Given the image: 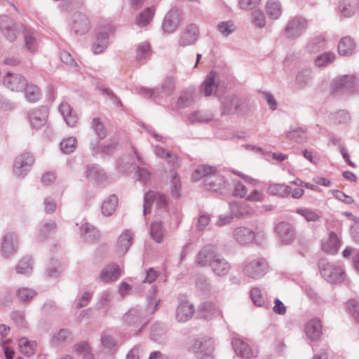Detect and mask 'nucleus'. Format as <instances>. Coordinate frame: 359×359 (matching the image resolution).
Instances as JSON below:
<instances>
[{
    "label": "nucleus",
    "instance_id": "f257e3e1",
    "mask_svg": "<svg viewBox=\"0 0 359 359\" xmlns=\"http://www.w3.org/2000/svg\"><path fill=\"white\" fill-rule=\"evenodd\" d=\"M194 180L198 181L203 177L205 179V185L207 189L219 191L226 186V180L221 175L217 172L215 167L201 165L193 172Z\"/></svg>",
    "mask_w": 359,
    "mask_h": 359
},
{
    "label": "nucleus",
    "instance_id": "f03ea898",
    "mask_svg": "<svg viewBox=\"0 0 359 359\" xmlns=\"http://www.w3.org/2000/svg\"><path fill=\"white\" fill-rule=\"evenodd\" d=\"M154 204L157 214L163 215L167 210V199L165 195L156 193L151 191L144 194V215H147L151 212V206Z\"/></svg>",
    "mask_w": 359,
    "mask_h": 359
},
{
    "label": "nucleus",
    "instance_id": "7ed1b4c3",
    "mask_svg": "<svg viewBox=\"0 0 359 359\" xmlns=\"http://www.w3.org/2000/svg\"><path fill=\"white\" fill-rule=\"evenodd\" d=\"M319 269L322 276L328 282L337 283L344 280V270L341 266H337L327 262L326 259L320 260Z\"/></svg>",
    "mask_w": 359,
    "mask_h": 359
},
{
    "label": "nucleus",
    "instance_id": "20e7f679",
    "mask_svg": "<svg viewBox=\"0 0 359 359\" xmlns=\"http://www.w3.org/2000/svg\"><path fill=\"white\" fill-rule=\"evenodd\" d=\"M200 35L199 26L194 22L186 25L182 29L177 40L179 46L187 47L194 45Z\"/></svg>",
    "mask_w": 359,
    "mask_h": 359
},
{
    "label": "nucleus",
    "instance_id": "39448f33",
    "mask_svg": "<svg viewBox=\"0 0 359 359\" xmlns=\"http://www.w3.org/2000/svg\"><path fill=\"white\" fill-rule=\"evenodd\" d=\"M267 263L263 258H255L249 260L243 267L244 275L252 279H259L267 271Z\"/></svg>",
    "mask_w": 359,
    "mask_h": 359
},
{
    "label": "nucleus",
    "instance_id": "423d86ee",
    "mask_svg": "<svg viewBox=\"0 0 359 359\" xmlns=\"http://www.w3.org/2000/svg\"><path fill=\"white\" fill-rule=\"evenodd\" d=\"M359 88V81L353 75H344L335 78L330 86L332 93H336L344 89L350 92H356Z\"/></svg>",
    "mask_w": 359,
    "mask_h": 359
},
{
    "label": "nucleus",
    "instance_id": "0eeeda50",
    "mask_svg": "<svg viewBox=\"0 0 359 359\" xmlns=\"http://www.w3.org/2000/svg\"><path fill=\"white\" fill-rule=\"evenodd\" d=\"M307 28V21L302 17H294L290 19L284 29V34L289 39L299 37Z\"/></svg>",
    "mask_w": 359,
    "mask_h": 359
},
{
    "label": "nucleus",
    "instance_id": "6e6552de",
    "mask_svg": "<svg viewBox=\"0 0 359 359\" xmlns=\"http://www.w3.org/2000/svg\"><path fill=\"white\" fill-rule=\"evenodd\" d=\"M34 158L29 153H23L15 158L13 164V173L18 177H24L30 170Z\"/></svg>",
    "mask_w": 359,
    "mask_h": 359
},
{
    "label": "nucleus",
    "instance_id": "1a4fd4ad",
    "mask_svg": "<svg viewBox=\"0 0 359 359\" xmlns=\"http://www.w3.org/2000/svg\"><path fill=\"white\" fill-rule=\"evenodd\" d=\"M181 19V10L177 8L170 9L165 15L162 23V29L163 32L168 34L175 32L180 25Z\"/></svg>",
    "mask_w": 359,
    "mask_h": 359
},
{
    "label": "nucleus",
    "instance_id": "9d476101",
    "mask_svg": "<svg viewBox=\"0 0 359 359\" xmlns=\"http://www.w3.org/2000/svg\"><path fill=\"white\" fill-rule=\"evenodd\" d=\"M27 116L32 127L39 129L46 123L48 111L44 107L32 109L28 111Z\"/></svg>",
    "mask_w": 359,
    "mask_h": 359
},
{
    "label": "nucleus",
    "instance_id": "9b49d317",
    "mask_svg": "<svg viewBox=\"0 0 359 359\" xmlns=\"http://www.w3.org/2000/svg\"><path fill=\"white\" fill-rule=\"evenodd\" d=\"M195 309L194 305L188 300L179 301L175 311V320L178 323H186L194 316Z\"/></svg>",
    "mask_w": 359,
    "mask_h": 359
},
{
    "label": "nucleus",
    "instance_id": "f8f14e48",
    "mask_svg": "<svg viewBox=\"0 0 359 359\" xmlns=\"http://www.w3.org/2000/svg\"><path fill=\"white\" fill-rule=\"evenodd\" d=\"M232 346L235 353L240 357L246 359L257 357L258 351L256 348H252L249 344L241 338H233Z\"/></svg>",
    "mask_w": 359,
    "mask_h": 359
},
{
    "label": "nucleus",
    "instance_id": "ddd939ff",
    "mask_svg": "<svg viewBox=\"0 0 359 359\" xmlns=\"http://www.w3.org/2000/svg\"><path fill=\"white\" fill-rule=\"evenodd\" d=\"M195 353L199 359H212L215 343L212 339H204L194 345Z\"/></svg>",
    "mask_w": 359,
    "mask_h": 359
},
{
    "label": "nucleus",
    "instance_id": "4468645a",
    "mask_svg": "<svg viewBox=\"0 0 359 359\" xmlns=\"http://www.w3.org/2000/svg\"><path fill=\"white\" fill-rule=\"evenodd\" d=\"M71 27L76 34L83 35L89 31L90 22L85 14L78 13L72 18Z\"/></svg>",
    "mask_w": 359,
    "mask_h": 359
},
{
    "label": "nucleus",
    "instance_id": "2eb2a0df",
    "mask_svg": "<svg viewBox=\"0 0 359 359\" xmlns=\"http://www.w3.org/2000/svg\"><path fill=\"white\" fill-rule=\"evenodd\" d=\"M4 86L11 91H22L27 86V80L18 74L8 73L4 79Z\"/></svg>",
    "mask_w": 359,
    "mask_h": 359
},
{
    "label": "nucleus",
    "instance_id": "dca6fc26",
    "mask_svg": "<svg viewBox=\"0 0 359 359\" xmlns=\"http://www.w3.org/2000/svg\"><path fill=\"white\" fill-rule=\"evenodd\" d=\"M220 255L218 254L215 247L205 246L198 254L196 262L201 266H209L214 259H217Z\"/></svg>",
    "mask_w": 359,
    "mask_h": 359
},
{
    "label": "nucleus",
    "instance_id": "f3484780",
    "mask_svg": "<svg viewBox=\"0 0 359 359\" xmlns=\"http://www.w3.org/2000/svg\"><path fill=\"white\" fill-rule=\"evenodd\" d=\"M121 269L118 264H111L106 266L100 272L98 280L109 283L116 281L121 276Z\"/></svg>",
    "mask_w": 359,
    "mask_h": 359
},
{
    "label": "nucleus",
    "instance_id": "a211bd4d",
    "mask_svg": "<svg viewBox=\"0 0 359 359\" xmlns=\"http://www.w3.org/2000/svg\"><path fill=\"white\" fill-rule=\"evenodd\" d=\"M304 332L306 337L311 341H318L323 333L320 320L317 318H314L308 321L305 324Z\"/></svg>",
    "mask_w": 359,
    "mask_h": 359
},
{
    "label": "nucleus",
    "instance_id": "6ab92c4d",
    "mask_svg": "<svg viewBox=\"0 0 359 359\" xmlns=\"http://www.w3.org/2000/svg\"><path fill=\"white\" fill-rule=\"evenodd\" d=\"M233 237L238 244L245 245L254 241L255 233L248 227L239 226L234 229Z\"/></svg>",
    "mask_w": 359,
    "mask_h": 359
},
{
    "label": "nucleus",
    "instance_id": "aec40b11",
    "mask_svg": "<svg viewBox=\"0 0 359 359\" xmlns=\"http://www.w3.org/2000/svg\"><path fill=\"white\" fill-rule=\"evenodd\" d=\"M275 230L281 241L286 243H291L295 238L294 229L288 222H279L276 225Z\"/></svg>",
    "mask_w": 359,
    "mask_h": 359
},
{
    "label": "nucleus",
    "instance_id": "412c9836",
    "mask_svg": "<svg viewBox=\"0 0 359 359\" xmlns=\"http://www.w3.org/2000/svg\"><path fill=\"white\" fill-rule=\"evenodd\" d=\"M17 249V238L13 233L4 236L1 242V252L4 257L13 255Z\"/></svg>",
    "mask_w": 359,
    "mask_h": 359
},
{
    "label": "nucleus",
    "instance_id": "4be33fe9",
    "mask_svg": "<svg viewBox=\"0 0 359 359\" xmlns=\"http://www.w3.org/2000/svg\"><path fill=\"white\" fill-rule=\"evenodd\" d=\"M133 233L129 230H126L121 234L116 246V253L118 257L126 255L133 243Z\"/></svg>",
    "mask_w": 359,
    "mask_h": 359
},
{
    "label": "nucleus",
    "instance_id": "5701e85b",
    "mask_svg": "<svg viewBox=\"0 0 359 359\" xmlns=\"http://www.w3.org/2000/svg\"><path fill=\"white\" fill-rule=\"evenodd\" d=\"M0 29L9 41H13L17 38V29L8 16L0 17Z\"/></svg>",
    "mask_w": 359,
    "mask_h": 359
},
{
    "label": "nucleus",
    "instance_id": "b1692460",
    "mask_svg": "<svg viewBox=\"0 0 359 359\" xmlns=\"http://www.w3.org/2000/svg\"><path fill=\"white\" fill-rule=\"evenodd\" d=\"M341 246V241L334 232H330L327 239L322 242V250L331 255L336 254Z\"/></svg>",
    "mask_w": 359,
    "mask_h": 359
},
{
    "label": "nucleus",
    "instance_id": "393cba45",
    "mask_svg": "<svg viewBox=\"0 0 359 359\" xmlns=\"http://www.w3.org/2000/svg\"><path fill=\"white\" fill-rule=\"evenodd\" d=\"M218 75L215 71H211L205 77L200 86V91L205 96H210L217 86Z\"/></svg>",
    "mask_w": 359,
    "mask_h": 359
},
{
    "label": "nucleus",
    "instance_id": "a878e982",
    "mask_svg": "<svg viewBox=\"0 0 359 359\" xmlns=\"http://www.w3.org/2000/svg\"><path fill=\"white\" fill-rule=\"evenodd\" d=\"M59 111L69 126H75L78 121V117L67 102H62L59 106Z\"/></svg>",
    "mask_w": 359,
    "mask_h": 359
},
{
    "label": "nucleus",
    "instance_id": "bb28decb",
    "mask_svg": "<svg viewBox=\"0 0 359 359\" xmlns=\"http://www.w3.org/2000/svg\"><path fill=\"white\" fill-rule=\"evenodd\" d=\"M210 267L212 271L219 276L226 275L231 268L228 262L224 259L221 255L217 259H214V261L211 262Z\"/></svg>",
    "mask_w": 359,
    "mask_h": 359
},
{
    "label": "nucleus",
    "instance_id": "cd10ccee",
    "mask_svg": "<svg viewBox=\"0 0 359 359\" xmlns=\"http://www.w3.org/2000/svg\"><path fill=\"white\" fill-rule=\"evenodd\" d=\"M156 11L154 6H151L145 8L135 18V23L140 27H144L147 26L152 20Z\"/></svg>",
    "mask_w": 359,
    "mask_h": 359
},
{
    "label": "nucleus",
    "instance_id": "c85d7f7f",
    "mask_svg": "<svg viewBox=\"0 0 359 359\" xmlns=\"http://www.w3.org/2000/svg\"><path fill=\"white\" fill-rule=\"evenodd\" d=\"M200 313L203 318L210 319L213 317L220 316L222 311L213 303L205 302L200 306Z\"/></svg>",
    "mask_w": 359,
    "mask_h": 359
},
{
    "label": "nucleus",
    "instance_id": "c756f323",
    "mask_svg": "<svg viewBox=\"0 0 359 359\" xmlns=\"http://www.w3.org/2000/svg\"><path fill=\"white\" fill-rule=\"evenodd\" d=\"M267 192L271 195L286 198L290 194L291 188L285 184L274 183L269 185Z\"/></svg>",
    "mask_w": 359,
    "mask_h": 359
},
{
    "label": "nucleus",
    "instance_id": "7c9ffc66",
    "mask_svg": "<svg viewBox=\"0 0 359 359\" xmlns=\"http://www.w3.org/2000/svg\"><path fill=\"white\" fill-rule=\"evenodd\" d=\"M355 48V43L354 41L348 36L342 38L338 45V51L341 55H352Z\"/></svg>",
    "mask_w": 359,
    "mask_h": 359
},
{
    "label": "nucleus",
    "instance_id": "2f4dec72",
    "mask_svg": "<svg viewBox=\"0 0 359 359\" xmlns=\"http://www.w3.org/2000/svg\"><path fill=\"white\" fill-rule=\"evenodd\" d=\"M109 43V36L106 32L99 33L92 45V50L95 54H100L104 51Z\"/></svg>",
    "mask_w": 359,
    "mask_h": 359
},
{
    "label": "nucleus",
    "instance_id": "473e14b6",
    "mask_svg": "<svg viewBox=\"0 0 359 359\" xmlns=\"http://www.w3.org/2000/svg\"><path fill=\"white\" fill-rule=\"evenodd\" d=\"M267 15L273 20L280 18L282 13V6L278 0H268L266 4Z\"/></svg>",
    "mask_w": 359,
    "mask_h": 359
},
{
    "label": "nucleus",
    "instance_id": "72a5a7b5",
    "mask_svg": "<svg viewBox=\"0 0 359 359\" xmlns=\"http://www.w3.org/2000/svg\"><path fill=\"white\" fill-rule=\"evenodd\" d=\"M118 205V198L116 195H111L102 203L101 210L104 216H111L115 211Z\"/></svg>",
    "mask_w": 359,
    "mask_h": 359
},
{
    "label": "nucleus",
    "instance_id": "f704fd0d",
    "mask_svg": "<svg viewBox=\"0 0 359 359\" xmlns=\"http://www.w3.org/2000/svg\"><path fill=\"white\" fill-rule=\"evenodd\" d=\"M18 346L22 353L30 356L34 354L36 344L34 341L29 340L26 337H22L18 341Z\"/></svg>",
    "mask_w": 359,
    "mask_h": 359
},
{
    "label": "nucleus",
    "instance_id": "c9c22d12",
    "mask_svg": "<svg viewBox=\"0 0 359 359\" xmlns=\"http://www.w3.org/2000/svg\"><path fill=\"white\" fill-rule=\"evenodd\" d=\"M101 344L109 351L116 350L119 346V341L111 334L103 332L101 334Z\"/></svg>",
    "mask_w": 359,
    "mask_h": 359
},
{
    "label": "nucleus",
    "instance_id": "e433bc0d",
    "mask_svg": "<svg viewBox=\"0 0 359 359\" xmlns=\"http://www.w3.org/2000/svg\"><path fill=\"white\" fill-rule=\"evenodd\" d=\"M306 129L302 127H291L287 132V137L291 140L298 143L304 142L306 140Z\"/></svg>",
    "mask_w": 359,
    "mask_h": 359
},
{
    "label": "nucleus",
    "instance_id": "4c0bfd02",
    "mask_svg": "<svg viewBox=\"0 0 359 359\" xmlns=\"http://www.w3.org/2000/svg\"><path fill=\"white\" fill-rule=\"evenodd\" d=\"M56 229V224L54 221L45 222L39 229V239L44 240L47 238L50 235L55 232Z\"/></svg>",
    "mask_w": 359,
    "mask_h": 359
},
{
    "label": "nucleus",
    "instance_id": "58836bf2",
    "mask_svg": "<svg viewBox=\"0 0 359 359\" xmlns=\"http://www.w3.org/2000/svg\"><path fill=\"white\" fill-rule=\"evenodd\" d=\"M165 234V231L163 227L161 222H154L151 224L150 235L156 243H161Z\"/></svg>",
    "mask_w": 359,
    "mask_h": 359
},
{
    "label": "nucleus",
    "instance_id": "ea45409f",
    "mask_svg": "<svg viewBox=\"0 0 359 359\" xmlns=\"http://www.w3.org/2000/svg\"><path fill=\"white\" fill-rule=\"evenodd\" d=\"M212 116L204 111H194L188 115L187 119L190 123H206L212 120Z\"/></svg>",
    "mask_w": 359,
    "mask_h": 359
},
{
    "label": "nucleus",
    "instance_id": "a19ab883",
    "mask_svg": "<svg viewBox=\"0 0 359 359\" xmlns=\"http://www.w3.org/2000/svg\"><path fill=\"white\" fill-rule=\"evenodd\" d=\"M32 261L29 257L22 259L15 266V271L18 274L29 275L32 271Z\"/></svg>",
    "mask_w": 359,
    "mask_h": 359
},
{
    "label": "nucleus",
    "instance_id": "79ce46f5",
    "mask_svg": "<svg viewBox=\"0 0 359 359\" xmlns=\"http://www.w3.org/2000/svg\"><path fill=\"white\" fill-rule=\"evenodd\" d=\"M151 46L147 41L140 43L136 49V59L139 62L147 60L151 55Z\"/></svg>",
    "mask_w": 359,
    "mask_h": 359
},
{
    "label": "nucleus",
    "instance_id": "37998d69",
    "mask_svg": "<svg viewBox=\"0 0 359 359\" xmlns=\"http://www.w3.org/2000/svg\"><path fill=\"white\" fill-rule=\"evenodd\" d=\"M81 234L87 241H94L99 238V232L93 225L89 223L83 224L81 227Z\"/></svg>",
    "mask_w": 359,
    "mask_h": 359
},
{
    "label": "nucleus",
    "instance_id": "c03bdc74",
    "mask_svg": "<svg viewBox=\"0 0 359 359\" xmlns=\"http://www.w3.org/2000/svg\"><path fill=\"white\" fill-rule=\"evenodd\" d=\"M325 47V39L320 36L311 39L306 45V50L311 53H315Z\"/></svg>",
    "mask_w": 359,
    "mask_h": 359
},
{
    "label": "nucleus",
    "instance_id": "a18cd8bd",
    "mask_svg": "<svg viewBox=\"0 0 359 359\" xmlns=\"http://www.w3.org/2000/svg\"><path fill=\"white\" fill-rule=\"evenodd\" d=\"M155 154L157 156L162 158H168V163L172 166H175L177 164L178 158L175 154H172L170 151L163 149L161 147H156Z\"/></svg>",
    "mask_w": 359,
    "mask_h": 359
},
{
    "label": "nucleus",
    "instance_id": "49530a36",
    "mask_svg": "<svg viewBox=\"0 0 359 359\" xmlns=\"http://www.w3.org/2000/svg\"><path fill=\"white\" fill-rule=\"evenodd\" d=\"M175 82L172 78H168L162 84L161 90L158 93V97H167L175 91Z\"/></svg>",
    "mask_w": 359,
    "mask_h": 359
},
{
    "label": "nucleus",
    "instance_id": "de8ad7c7",
    "mask_svg": "<svg viewBox=\"0 0 359 359\" xmlns=\"http://www.w3.org/2000/svg\"><path fill=\"white\" fill-rule=\"evenodd\" d=\"M60 147L64 154H71L77 147V140L74 137H67L60 142Z\"/></svg>",
    "mask_w": 359,
    "mask_h": 359
},
{
    "label": "nucleus",
    "instance_id": "09e8293b",
    "mask_svg": "<svg viewBox=\"0 0 359 359\" xmlns=\"http://www.w3.org/2000/svg\"><path fill=\"white\" fill-rule=\"evenodd\" d=\"M239 104L238 99L235 96L228 97L223 102V114H229L236 111Z\"/></svg>",
    "mask_w": 359,
    "mask_h": 359
},
{
    "label": "nucleus",
    "instance_id": "8fccbe9b",
    "mask_svg": "<svg viewBox=\"0 0 359 359\" xmlns=\"http://www.w3.org/2000/svg\"><path fill=\"white\" fill-rule=\"evenodd\" d=\"M25 97L30 102H35L41 98V92L39 88L35 85H28L25 86Z\"/></svg>",
    "mask_w": 359,
    "mask_h": 359
},
{
    "label": "nucleus",
    "instance_id": "3c124183",
    "mask_svg": "<svg viewBox=\"0 0 359 359\" xmlns=\"http://www.w3.org/2000/svg\"><path fill=\"white\" fill-rule=\"evenodd\" d=\"M194 91L189 89L182 92L177 101V106L179 108H184L189 106L193 101Z\"/></svg>",
    "mask_w": 359,
    "mask_h": 359
},
{
    "label": "nucleus",
    "instance_id": "603ef678",
    "mask_svg": "<svg viewBox=\"0 0 359 359\" xmlns=\"http://www.w3.org/2000/svg\"><path fill=\"white\" fill-rule=\"evenodd\" d=\"M339 9L341 14L346 18H350L355 13V7L351 0L341 1L339 4Z\"/></svg>",
    "mask_w": 359,
    "mask_h": 359
},
{
    "label": "nucleus",
    "instance_id": "864d4df0",
    "mask_svg": "<svg viewBox=\"0 0 359 359\" xmlns=\"http://www.w3.org/2000/svg\"><path fill=\"white\" fill-rule=\"evenodd\" d=\"M335 60V55L332 52H326L318 55L315 59V65L318 67H325L332 63Z\"/></svg>",
    "mask_w": 359,
    "mask_h": 359
},
{
    "label": "nucleus",
    "instance_id": "5fc2aeb1",
    "mask_svg": "<svg viewBox=\"0 0 359 359\" xmlns=\"http://www.w3.org/2000/svg\"><path fill=\"white\" fill-rule=\"evenodd\" d=\"M251 22L257 28H263L266 25V19L264 13L260 10H255L251 13Z\"/></svg>",
    "mask_w": 359,
    "mask_h": 359
},
{
    "label": "nucleus",
    "instance_id": "6e6d98bb",
    "mask_svg": "<svg viewBox=\"0 0 359 359\" xmlns=\"http://www.w3.org/2000/svg\"><path fill=\"white\" fill-rule=\"evenodd\" d=\"M311 79V74L307 70L301 71L297 73L295 83L299 88H304L310 83Z\"/></svg>",
    "mask_w": 359,
    "mask_h": 359
},
{
    "label": "nucleus",
    "instance_id": "4d7b16f0",
    "mask_svg": "<svg viewBox=\"0 0 359 359\" xmlns=\"http://www.w3.org/2000/svg\"><path fill=\"white\" fill-rule=\"evenodd\" d=\"M217 29L224 36H227L235 31L236 26L231 20L220 22L217 25Z\"/></svg>",
    "mask_w": 359,
    "mask_h": 359
},
{
    "label": "nucleus",
    "instance_id": "13d9d810",
    "mask_svg": "<svg viewBox=\"0 0 359 359\" xmlns=\"http://www.w3.org/2000/svg\"><path fill=\"white\" fill-rule=\"evenodd\" d=\"M296 212L304 217L308 222H316L320 218L316 211L309 208H299L297 209Z\"/></svg>",
    "mask_w": 359,
    "mask_h": 359
},
{
    "label": "nucleus",
    "instance_id": "bf43d9fd",
    "mask_svg": "<svg viewBox=\"0 0 359 359\" xmlns=\"http://www.w3.org/2000/svg\"><path fill=\"white\" fill-rule=\"evenodd\" d=\"M71 332L69 330L61 329L56 332L52 338V342L55 345H59L63 342H65L70 337Z\"/></svg>",
    "mask_w": 359,
    "mask_h": 359
},
{
    "label": "nucleus",
    "instance_id": "052dcab7",
    "mask_svg": "<svg viewBox=\"0 0 359 359\" xmlns=\"http://www.w3.org/2000/svg\"><path fill=\"white\" fill-rule=\"evenodd\" d=\"M171 177H172V180H171V192H172V195L173 197L175 198H178L180 196V187H181V182H180V180L177 175V174L173 171V170H171Z\"/></svg>",
    "mask_w": 359,
    "mask_h": 359
},
{
    "label": "nucleus",
    "instance_id": "680f3d73",
    "mask_svg": "<svg viewBox=\"0 0 359 359\" xmlns=\"http://www.w3.org/2000/svg\"><path fill=\"white\" fill-rule=\"evenodd\" d=\"M24 39L25 48L32 53H34L36 50L37 46L36 39L33 36L32 34L26 32L24 34Z\"/></svg>",
    "mask_w": 359,
    "mask_h": 359
},
{
    "label": "nucleus",
    "instance_id": "e2e57ef3",
    "mask_svg": "<svg viewBox=\"0 0 359 359\" xmlns=\"http://www.w3.org/2000/svg\"><path fill=\"white\" fill-rule=\"evenodd\" d=\"M35 294L36 293L33 290L27 287H21L17 291V296L24 302L32 299Z\"/></svg>",
    "mask_w": 359,
    "mask_h": 359
},
{
    "label": "nucleus",
    "instance_id": "0e129e2a",
    "mask_svg": "<svg viewBox=\"0 0 359 359\" xmlns=\"http://www.w3.org/2000/svg\"><path fill=\"white\" fill-rule=\"evenodd\" d=\"M151 292V294L148 297V312L154 313L157 309L160 300H155L154 297L157 293V288L155 286H152Z\"/></svg>",
    "mask_w": 359,
    "mask_h": 359
},
{
    "label": "nucleus",
    "instance_id": "69168bd1",
    "mask_svg": "<svg viewBox=\"0 0 359 359\" xmlns=\"http://www.w3.org/2000/svg\"><path fill=\"white\" fill-rule=\"evenodd\" d=\"M135 176L137 179L143 184H147L151 180V172L146 168H141L139 166L136 168Z\"/></svg>",
    "mask_w": 359,
    "mask_h": 359
},
{
    "label": "nucleus",
    "instance_id": "338daca9",
    "mask_svg": "<svg viewBox=\"0 0 359 359\" xmlns=\"http://www.w3.org/2000/svg\"><path fill=\"white\" fill-rule=\"evenodd\" d=\"M60 58L63 63H65L69 67L73 68L75 71H77L79 69L77 62L72 57V55L67 51H62L60 53Z\"/></svg>",
    "mask_w": 359,
    "mask_h": 359
},
{
    "label": "nucleus",
    "instance_id": "774afa93",
    "mask_svg": "<svg viewBox=\"0 0 359 359\" xmlns=\"http://www.w3.org/2000/svg\"><path fill=\"white\" fill-rule=\"evenodd\" d=\"M92 128L96 135L101 139L104 138L106 135V131L103 123L100 121V118H94L92 121Z\"/></svg>",
    "mask_w": 359,
    "mask_h": 359
}]
</instances>
